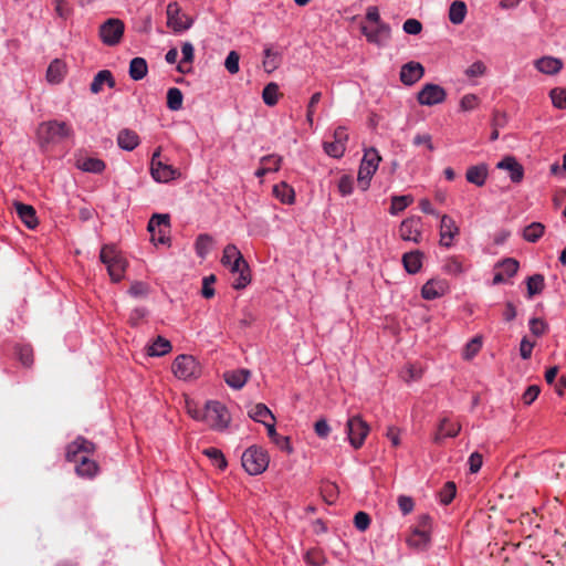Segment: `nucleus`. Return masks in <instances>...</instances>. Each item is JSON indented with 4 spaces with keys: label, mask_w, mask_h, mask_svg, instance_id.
<instances>
[{
    "label": "nucleus",
    "mask_w": 566,
    "mask_h": 566,
    "mask_svg": "<svg viewBox=\"0 0 566 566\" xmlns=\"http://www.w3.org/2000/svg\"><path fill=\"white\" fill-rule=\"evenodd\" d=\"M96 451V444L78 436L65 447V460L76 463L75 473L82 479H93L99 472L98 464L90 458Z\"/></svg>",
    "instance_id": "nucleus-1"
},
{
    "label": "nucleus",
    "mask_w": 566,
    "mask_h": 566,
    "mask_svg": "<svg viewBox=\"0 0 566 566\" xmlns=\"http://www.w3.org/2000/svg\"><path fill=\"white\" fill-rule=\"evenodd\" d=\"M221 263L232 273H238L232 286L235 290L244 289L250 283V270L243 255L234 244H227L223 249Z\"/></svg>",
    "instance_id": "nucleus-2"
},
{
    "label": "nucleus",
    "mask_w": 566,
    "mask_h": 566,
    "mask_svg": "<svg viewBox=\"0 0 566 566\" xmlns=\"http://www.w3.org/2000/svg\"><path fill=\"white\" fill-rule=\"evenodd\" d=\"M74 136V130L66 122L52 119L43 122L38 128V138L41 146L59 143Z\"/></svg>",
    "instance_id": "nucleus-3"
},
{
    "label": "nucleus",
    "mask_w": 566,
    "mask_h": 566,
    "mask_svg": "<svg viewBox=\"0 0 566 566\" xmlns=\"http://www.w3.org/2000/svg\"><path fill=\"white\" fill-rule=\"evenodd\" d=\"M202 421L216 431H223L231 421L227 407L217 400H209L203 407Z\"/></svg>",
    "instance_id": "nucleus-4"
},
{
    "label": "nucleus",
    "mask_w": 566,
    "mask_h": 566,
    "mask_svg": "<svg viewBox=\"0 0 566 566\" xmlns=\"http://www.w3.org/2000/svg\"><path fill=\"white\" fill-rule=\"evenodd\" d=\"M99 259L106 265L113 282L117 283L124 277L126 261L114 245H104L101 249Z\"/></svg>",
    "instance_id": "nucleus-5"
},
{
    "label": "nucleus",
    "mask_w": 566,
    "mask_h": 566,
    "mask_svg": "<svg viewBox=\"0 0 566 566\" xmlns=\"http://www.w3.org/2000/svg\"><path fill=\"white\" fill-rule=\"evenodd\" d=\"M241 461L242 467L250 475H258L266 470L270 459L266 450L258 446H251L243 452Z\"/></svg>",
    "instance_id": "nucleus-6"
},
{
    "label": "nucleus",
    "mask_w": 566,
    "mask_h": 566,
    "mask_svg": "<svg viewBox=\"0 0 566 566\" xmlns=\"http://www.w3.org/2000/svg\"><path fill=\"white\" fill-rule=\"evenodd\" d=\"M381 157L375 148H369L365 150L364 157L361 159L357 181L361 190H367L370 185V179L373 175L376 172Z\"/></svg>",
    "instance_id": "nucleus-7"
},
{
    "label": "nucleus",
    "mask_w": 566,
    "mask_h": 566,
    "mask_svg": "<svg viewBox=\"0 0 566 566\" xmlns=\"http://www.w3.org/2000/svg\"><path fill=\"white\" fill-rule=\"evenodd\" d=\"M171 370L174 375L182 380L196 379L200 376L201 368L196 358L191 355H179L175 358Z\"/></svg>",
    "instance_id": "nucleus-8"
},
{
    "label": "nucleus",
    "mask_w": 566,
    "mask_h": 566,
    "mask_svg": "<svg viewBox=\"0 0 566 566\" xmlns=\"http://www.w3.org/2000/svg\"><path fill=\"white\" fill-rule=\"evenodd\" d=\"M150 174L158 182H168L180 177L178 169L160 160V148L156 149L153 154Z\"/></svg>",
    "instance_id": "nucleus-9"
},
{
    "label": "nucleus",
    "mask_w": 566,
    "mask_h": 566,
    "mask_svg": "<svg viewBox=\"0 0 566 566\" xmlns=\"http://www.w3.org/2000/svg\"><path fill=\"white\" fill-rule=\"evenodd\" d=\"M147 230L150 233L151 241L165 244L169 241L170 218L169 214L155 213L150 218Z\"/></svg>",
    "instance_id": "nucleus-10"
},
{
    "label": "nucleus",
    "mask_w": 566,
    "mask_h": 566,
    "mask_svg": "<svg viewBox=\"0 0 566 566\" xmlns=\"http://www.w3.org/2000/svg\"><path fill=\"white\" fill-rule=\"evenodd\" d=\"M347 436L354 449H359L369 433L368 423L360 416H353L347 420Z\"/></svg>",
    "instance_id": "nucleus-11"
},
{
    "label": "nucleus",
    "mask_w": 566,
    "mask_h": 566,
    "mask_svg": "<svg viewBox=\"0 0 566 566\" xmlns=\"http://www.w3.org/2000/svg\"><path fill=\"white\" fill-rule=\"evenodd\" d=\"M125 24L119 19H108L99 27V38L108 46L118 44L123 38Z\"/></svg>",
    "instance_id": "nucleus-12"
},
{
    "label": "nucleus",
    "mask_w": 566,
    "mask_h": 566,
    "mask_svg": "<svg viewBox=\"0 0 566 566\" xmlns=\"http://www.w3.org/2000/svg\"><path fill=\"white\" fill-rule=\"evenodd\" d=\"M167 25L175 32H182L188 30L192 25V20L185 13L178 2H170L167 6Z\"/></svg>",
    "instance_id": "nucleus-13"
},
{
    "label": "nucleus",
    "mask_w": 566,
    "mask_h": 566,
    "mask_svg": "<svg viewBox=\"0 0 566 566\" xmlns=\"http://www.w3.org/2000/svg\"><path fill=\"white\" fill-rule=\"evenodd\" d=\"M399 238L403 241L419 243L422 235V221L420 217H409L401 221L398 229Z\"/></svg>",
    "instance_id": "nucleus-14"
},
{
    "label": "nucleus",
    "mask_w": 566,
    "mask_h": 566,
    "mask_svg": "<svg viewBox=\"0 0 566 566\" xmlns=\"http://www.w3.org/2000/svg\"><path fill=\"white\" fill-rule=\"evenodd\" d=\"M446 90L438 84L431 83L423 85L417 95L418 103L426 106L441 104L446 101Z\"/></svg>",
    "instance_id": "nucleus-15"
},
{
    "label": "nucleus",
    "mask_w": 566,
    "mask_h": 566,
    "mask_svg": "<svg viewBox=\"0 0 566 566\" xmlns=\"http://www.w3.org/2000/svg\"><path fill=\"white\" fill-rule=\"evenodd\" d=\"M450 291V284L447 280L436 277L427 281L421 289V296L427 301H432L444 296Z\"/></svg>",
    "instance_id": "nucleus-16"
},
{
    "label": "nucleus",
    "mask_w": 566,
    "mask_h": 566,
    "mask_svg": "<svg viewBox=\"0 0 566 566\" xmlns=\"http://www.w3.org/2000/svg\"><path fill=\"white\" fill-rule=\"evenodd\" d=\"M460 233V229L457 226L454 219L448 214L441 216L440 222V244L446 248H451L453 245V240Z\"/></svg>",
    "instance_id": "nucleus-17"
},
{
    "label": "nucleus",
    "mask_w": 566,
    "mask_h": 566,
    "mask_svg": "<svg viewBox=\"0 0 566 566\" xmlns=\"http://www.w3.org/2000/svg\"><path fill=\"white\" fill-rule=\"evenodd\" d=\"M424 74V67L419 62H408L401 66L400 81L411 86L416 84Z\"/></svg>",
    "instance_id": "nucleus-18"
},
{
    "label": "nucleus",
    "mask_w": 566,
    "mask_h": 566,
    "mask_svg": "<svg viewBox=\"0 0 566 566\" xmlns=\"http://www.w3.org/2000/svg\"><path fill=\"white\" fill-rule=\"evenodd\" d=\"M461 431V424L452 421L450 418L444 417L440 420L438 431L434 434L433 441L441 443L444 438H454Z\"/></svg>",
    "instance_id": "nucleus-19"
},
{
    "label": "nucleus",
    "mask_w": 566,
    "mask_h": 566,
    "mask_svg": "<svg viewBox=\"0 0 566 566\" xmlns=\"http://www.w3.org/2000/svg\"><path fill=\"white\" fill-rule=\"evenodd\" d=\"M496 168L507 170L512 182L518 184L524 177L523 166L513 157L506 156L497 163Z\"/></svg>",
    "instance_id": "nucleus-20"
},
{
    "label": "nucleus",
    "mask_w": 566,
    "mask_h": 566,
    "mask_svg": "<svg viewBox=\"0 0 566 566\" xmlns=\"http://www.w3.org/2000/svg\"><path fill=\"white\" fill-rule=\"evenodd\" d=\"M489 177V166L485 163L470 166L465 172V179L469 184L476 187H483Z\"/></svg>",
    "instance_id": "nucleus-21"
},
{
    "label": "nucleus",
    "mask_w": 566,
    "mask_h": 566,
    "mask_svg": "<svg viewBox=\"0 0 566 566\" xmlns=\"http://www.w3.org/2000/svg\"><path fill=\"white\" fill-rule=\"evenodd\" d=\"M361 33L366 36L368 42L381 44L384 40H387L390 36V27L385 22L376 24L375 29H369L366 25H363Z\"/></svg>",
    "instance_id": "nucleus-22"
},
{
    "label": "nucleus",
    "mask_w": 566,
    "mask_h": 566,
    "mask_svg": "<svg viewBox=\"0 0 566 566\" xmlns=\"http://www.w3.org/2000/svg\"><path fill=\"white\" fill-rule=\"evenodd\" d=\"M536 70L546 75H555L563 70V61L554 56H543L534 63Z\"/></svg>",
    "instance_id": "nucleus-23"
},
{
    "label": "nucleus",
    "mask_w": 566,
    "mask_h": 566,
    "mask_svg": "<svg viewBox=\"0 0 566 566\" xmlns=\"http://www.w3.org/2000/svg\"><path fill=\"white\" fill-rule=\"evenodd\" d=\"M260 163L261 167L255 171L258 178H262L269 172L277 171L282 164V157L276 154L266 155L261 158Z\"/></svg>",
    "instance_id": "nucleus-24"
},
{
    "label": "nucleus",
    "mask_w": 566,
    "mask_h": 566,
    "mask_svg": "<svg viewBox=\"0 0 566 566\" xmlns=\"http://www.w3.org/2000/svg\"><path fill=\"white\" fill-rule=\"evenodd\" d=\"M423 253L419 250L407 252L402 255V264L409 274L418 273L422 268Z\"/></svg>",
    "instance_id": "nucleus-25"
},
{
    "label": "nucleus",
    "mask_w": 566,
    "mask_h": 566,
    "mask_svg": "<svg viewBox=\"0 0 566 566\" xmlns=\"http://www.w3.org/2000/svg\"><path fill=\"white\" fill-rule=\"evenodd\" d=\"M103 85H107L109 88L115 87L116 82L111 71L102 70L94 76L90 90L94 94H98L103 90Z\"/></svg>",
    "instance_id": "nucleus-26"
},
{
    "label": "nucleus",
    "mask_w": 566,
    "mask_h": 566,
    "mask_svg": "<svg viewBox=\"0 0 566 566\" xmlns=\"http://www.w3.org/2000/svg\"><path fill=\"white\" fill-rule=\"evenodd\" d=\"M139 143L140 139L137 133L129 128L119 130L117 135V144L119 148L124 150L132 151L139 145Z\"/></svg>",
    "instance_id": "nucleus-27"
},
{
    "label": "nucleus",
    "mask_w": 566,
    "mask_h": 566,
    "mask_svg": "<svg viewBox=\"0 0 566 566\" xmlns=\"http://www.w3.org/2000/svg\"><path fill=\"white\" fill-rule=\"evenodd\" d=\"M17 214L21 221L29 228L34 229L38 226V218L35 210L32 206L22 202L15 203Z\"/></svg>",
    "instance_id": "nucleus-28"
},
{
    "label": "nucleus",
    "mask_w": 566,
    "mask_h": 566,
    "mask_svg": "<svg viewBox=\"0 0 566 566\" xmlns=\"http://www.w3.org/2000/svg\"><path fill=\"white\" fill-rule=\"evenodd\" d=\"M430 541L429 532L424 528H415L407 538V544L418 551H423Z\"/></svg>",
    "instance_id": "nucleus-29"
},
{
    "label": "nucleus",
    "mask_w": 566,
    "mask_h": 566,
    "mask_svg": "<svg viewBox=\"0 0 566 566\" xmlns=\"http://www.w3.org/2000/svg\"><path fill=\"white\" fill-rule=\"evenodd\" d=\"M76 167L85 172L102 174L106 168V164L99 158L86 157L78 159Z\"/></svg>",
    "instance_id": "nucleus-30"
},
{
    "label": "nucleus",
    "mask_w": 566,
    "mask_h": 566,
    "mask_svg": "<svg viewBox=\"0 0 566 566\" xmlns=\"http://www.w3.org/2000/svg\"><path fill=\"white\" fill-rule=\"evenodd\" d=\"M66 73V66L63 61L55 59L53 60L46 71V80L52 84L62 82Z\"/></svg>",
    "instance_id": "nucleus-31"
},
{
    "label": "nucleus",
    "mask_w": 566,
    "mask_h": 566,
    "mask_svg": "<svg viewBox=\"0 0 566 566\" xmlns=\"http://www.w3.org/2000/svg\"><path fill=\"white\" fill-rule=\"evenodd\" d=\"M273 195L284 205H292L295 201V191L293 187L284 181L273 187Z\"/></svg>",
    "instance_id": "nucleus-32"
},
{
    "label": "nucleus",
    "mask_w": 566,
    "mask_h": 566,
    "mask_svg": "<svg viewBox=\"0 0 566 566\" xmlns=\"http://www.w3.org/2000/svg\"><path fill=\"white\" fill-rule=\"evenodd\" d=\"M181 53L182 59L177 65V71L179 73H188L191 71L190 66H187V64L191 65L195 60V48L190 42H184L181 45Z\"/></svg>",
    "instance_id": "nucleus-33"
},
{
    "label": "nucleus",
    "mask_w": 566,
    "mask_h": 566,
    "mask_svg": "<svg viewBox=\"0 0 566 566\" xmlns=\"http://www.w3.org/2000/svg\"><path fill=\"white\" fill-rule=\"evenodd\" d=\"M249 377L250 371L245 369L232 370L224 374L226 382L234 389L242 388L247 384Z\"/></svg>",
    "instance_id": "nucleus-34"
},
{
    "label": "nucleus",
    "mask_w": 566,
    "mask_h": 566,
    "mask_svg": "<svg viewBox=\"0 0 566 566\" xmlns=\"http://www.w3.org/2000/svg\"><path fill=\"white\" fill-rule=\"evenodd\" d=\"M268 436L271 439V441L282 451H285L287 453L292 452V447L290 443V438L285 436H281L276 432L274 422H271L270 424H266Z\"/></svg>",
    "instance_id": "nucleus-35"
},
{
    "label": "nucleus",
    "mask_w": 566,
    "mask_h": 566,
    "mask_svg": "<svg viewBox=\"0 0 566 566\" xmlns=\"http://www.w3.org/2000/svg\"><path fill=\"white\" fill-rule=\"evenodd\" d=\"M129 76L134 81L143 80L148 73V65L144 57H134L129 62Z\"/></svg>",
    "instance_id": "nucleus-36"
},
{
    "label": "nucleus",
    "mask_w": 566,
    "mask_h": 566,
    "mask_svg": "<svg viewBox=\"0 0 566 566\" xmlns=\"http://www.w3.org/2000/svg\"><path fill=\"white\" fill-rule=\"evenodd\" d=\"M442 269L449 275H460L467 268L461 256L452 255L446 259Z\"/></svg>",
    "instance_id": "nucleus-37"
},
{
    "label": "nucleus",
    "mask_w": 566,
    "mask_h": 566,
    "mask_svg": "<svg viewBox=\"0 0 566 566\" xmlns=\"http://www.w3.org/2000/svg\"><path fill=\"white\" fill-rule=\"evenodd\" d=\"M249 417L256 422L263 423L265 427L270 424L266 419L270 418L274 422V416L271 410L263 403H258L249 411Z\"/></svg>",
    "instance_id": "nucleus-38"
},
{
    "label": "nucleus",
    "mask_w": 566,
    "mask_h": 566,
    "mask_svg": "<svg viewBox=\"0 0 566 566\" xmlns=\"http://www.w3.org/2000/svg\"><path fill=\"white\" fill-rule=\"evenodd\" d=\"M213 245V238L208 233H201L195 242V250L199 258L205 259Z\"/></svg>",
    "instance_id": "nucleus-39"
},
{
    "label": "nucleus",
    "mask_w": 566,
    "mask_h": 566,
    "mask_svg": "<svg viewBox=\"0 0 566 566\" xmlns=\"http://www.w3.org/2000/svg\"><path fill=\"white\" fill-rule=\"evenodd\" d=\"M467 15V4L461 0H455L449 8V20L453 24H461Z\"/></svg>",
    "instance_id": "nucleus-40"
},
{
    "label": "nucleus",
    "mask_w": 566,
    "mask_h": 566,
    "mask_svg": "<svg viewBox=\"0 0 566 566\" xmlns=\"http://www.w3.org/2000/svg\"><path fill=\"white\" fill-rule=\"evenodd\" d=\"M171 348V344L168 339L164 338L163 336H157L148 347V355L157 357L164 356L168 354Z\"/></svg>",
    "instance_id": "nucleus-41"
},
{
    "label": "nucleus",
    "mask_w": 566,
    "mask_h": 566,
    "mask_svg": "<svg viewBox=\"0 0 566 566\" xmlns=\"http://www.w3.org/2000/svg\"><path fill=\"white\" fill-rule=\"evenodd\" d=\"M527 286V297L532 298L535 295H538L543 292L545 287V279L542 274H534L527 277L526 280Z\"/></svg>",
    "instance_id": "nucleus-42"
},
{
    "label": "nucleus",
    "mask_w": 566,
    "mask_h": 566,
    "mask_svg": "<svg viewBox=\"0 0 566 566\" xmlns=\"http://www.w3.org/2000/svg\"><path fill=\"white\" fill-rule=\"evenodd\" d=\"M545 226L541 222H532L523 230V238L527 242H537L544 234Z\"/></svg>",
    "instance_id": "nucleus-43"
},
{
    "label": "nucleus",
    "mask_w": 566,
    "mask_h": 566,
    "mask_svg": "<svg viewBox=\"0 0 566 566\" xmlns=\"http://www.w3.org/2000/svg\"><path fill=\"white\" fill-rule=\"evenodd\" d=\"M263 67L268 73L275 71L281 62V56L279 52L272 50V48L266 46L263 51Z\"/></svg>",
    "instance_id": "nucleus-44"
},
{
    "label": "nucleus",
    "mask_w": 566,
    "mask_h": 566,
    "mask_svg": "<svg viewBox=\"0 0 566 566\" xmlns=\"http://www.w3.org/2000/svg\"><path fill=\"white\" fill-rule=\"evenodd\" d=\"M412 202H413V197L411 195L394 196L391 198V205L389 208V212L392 216H396V214L402 212Z\"/></svg>",
    "instance_id": "nucleus-45"
},
{
    "label": "nucleus",
    "mask_w": 566,
    "mask_h": 566,
    "mask_svg": "<svg viewBox=\"0 0 566 566\" xmlns=\"http://www.w3.org/2000/svg\"><path fill=\"white\" fill-rule=\"evenodd\" d=\"M279 85L274 82L266 84L262 91L263 102L268 106H274L279 102Z\"/></svg>",
    "instance_id": "nucleus-46"
},
{
    "label": "nucleus",
    "mask_w": 566,
    "mask_h": 566,
    "mask_svg": "<svg viewBox=\"0 0 566 566\" xmlns=\"http://www.w3.org/2000/svg\"><path fill=\"white\" fill-rule=\"evenodd\" d=\"M321 495L327 504H334L338 497V486L334 482L325 481L321 485Z\"/></svg>",
    "instance_id": "nucleus-47"
},
{
    "label": "nucleus",
    "mask_w": 566,
    "mask_h": 566,
    "mask_svg": "<svg viewBox=\"0 0 566 566\" xmlns=\"http://www.w3.org/2000/svg\"><path fill=\"white\" fill-rule=\"evenodd\" d=\"M202 453L209 458L213 465L219 468L220 470H224L228 465V462L221 450L210 447L202 451Z\"/></svg>",
    "instance_id": "nucleus-48"
},
{
    "label": "nucleus",
    "mask_w": 566,
    "mask_h": 566,
    "mask_svg": "<svg viewBox=\"0 0 566 566\" xmlns=\"http://www.w3.org/2000/svg\"><path fill=\"white\" fill-rule=\"evenodd\" d=\"M184 95L177 87H170L167 92V107L170 111H179L182 107Z\"/></svg>",
    "instance_id": "nucleus-49"
},
{
    "label": "nucleus",
    "mask_w": 566,
    "mask_h": 566,
    "mask_svg": "<svg viewBox=\"0 0 566 566\" xmlns=\"http://www.w3.org/2000/svg\"><path fill=\"white\" fill-rule=\"evenodd\" d=\"M323 148H324V151L326 153V155H328L329 157H333V158H340L344 156V153L346 150V147L336 142V140H325L323 143Z\"/></svg>",
    "instance_id": "nucleus-50"
},
{
    "label": "nucleus",
    "mask_w": 566,
    "mask_h": 566,
    "mask_svg": "<svg viewBox=\"0 0 566 566\" xmlns=\"http://www.w3.org/2000/svg\"><path fill=\"white\" fill-rule=\"evenodd\" d=\"M518 266V262L512 258H507L502 262L497 263V270L503 272L506 279L514 276L517 273Z\"/></svg>",
    "instance_id": "nucleus-51"
},
{
    "label": "nucleus",
    "mask_w": 566,
    "mask_h": 566,
    "mask_svg": "<svg viewBox=\"0 0 566 566\" xmlns=\"http://www.w3.org/2000/svg\"><path fill=\"white\" fill-rule=\"evenodd\" d=\"M482 348V337H473L464 347L463 358L467 360L472 359Z\"/></svg>",
    "instance_id": "nucleus-52"
},
{
    "label": "nucleus",
    "mask_w": 566,
    "mask_h": 566,
    "mask_svg": "<svg viewBox=\"0 0 566 566\" xmlns=\"http://www.w3.org/2000/svg\"><path fill=\"white\" fill-rule=\"evenodd\" d=\"M17 355L21 364L30 367L33 364V348L30 345H19L15 347Z\"/></svg>",
    "instance_id": "nucleus-53"
},
{
    "label": "nucleus",
    "mask_w": 566,
    "mask_h": 566,
    "mask_svg": "<svg viewBox=\"0 0 566 566\" xmlns=\"http://www.w3.org/2000/svg\"><path fill=\"white\" fill-rule=\"evenodd\" d=\"M549 97L554 107L558 109L566 108V90L562 87H555L551 90Z\"/></svg>",
    "instance_id": "nucleus-54"
},
{
    "label": "nucleus",
    "mask_w": 566,
    "mask_h": 566,
    "mask_svg": "<svg viewBox=\"0 0 566 566\" xmlns=\"http://www.w3.org/2000/svg\"><path fill=\"white\" fill-rule=\"evenodd\" d=\"M54 4V11L63 20L69 19L72 13L73 9L67 0H53Z\"/></svg>",
    "instance_id": "nucleus-55"
},
{
    "label": "nucleus",
    "mask_w": 566,
    "mask_h": 566,
    "mask_svg": "<svg viewBox=\"0 0 566 566\" xmlns=\"http://www.w3.org/2000/svg\"><path fill=\"white\" fill-rule=\"evenodd\" d=\"M455 484L453 482H447L439 493L440 502L448 505L452 502L455 496Z\"/></svg>",
    "instance_id": "nucleus-56"
},
{
    "label": "nucleus",
    "mask_w": 566,
    "mask_h": 566,
    "mask_svg": "<svg viewBox=\"0 0 566 566\" xmlns=\"http://www.w3.org/2000/svg\"><path fill=\"white\" fill-rule=\"evenodd\" d=\"M339 193L343 197L349 196L354 190V179L349 175H343L337 184Z\"/></svg>",
    "instance_id": "nucleus-57"
},
{
    "label": "nucleus",
    "mask_w": 566,
    "mask_h": 566,
    "mask_svg": "<svg viewBox=\"0 0 566 566\" xmlns=\"http://www.w3.org/2000/svg\"><path fill=\"white\" fill-rule=\"evenodd\" d=\"M239 53L237 51H230L224 61V66L230 74H237L239 72Z\"/></svg>",
    "instance_id": "nucleus-58"
},
{
    "label": "nucleus",
    "mask_w": 566,
    "mask_h": 566,
    "mask_svg": "<svg viewBox=\"0 0 566 566\" xmlns=\"http://www.w3.org/2000/svg\"><path fill=\"white\" fill-rule=\"evenodd\" d=\"M370 522V516L366 512L359 511L354 516V525L360 532H365L369 527Z\"/></svg>",
    "instance_id": "nucleus-59"
},
{
    "label": "nucleus",
    "mask_w": 566,
    "mask_h": 566,
    "mask_svg": "<svg viewBox=\"0 0 566 566\" xmlns=\"http://www.w3.org/2000/svg\"><path fill=\"white\" fill-rule=\"evenodd\" d=\"M528 325L532 334L537 337L544 335L547 331V324L542 318L533 317L530 319Z\"/></svg>",
    "instance_id": "nucleus-60"
},
{
    "label": "nucleus",
    "mask_w": 566,
    "mask_h": 566,
    "mask_svg": "<svg viewBox=\"0 0 566 566\" xmlns=\"http://www.w3.org/2000/svg\"><path fill=\"white\" fill-rule=\"evenodd\" d=\"M305 562L308 565L321 566L325 563V557L321 551L311 549L305 554Z\"/></svg>",
    "instance_id": "nucleus-61"
},
{
    "label": "nucleus",
    "mask_w": 566,
    "mask_h": 566,
    "mask_svg": "<svg viewBox=\"0 0 566 566\" xmlns=\"http://www.w3.org/2000/svg\"><path fill=\"white\" fill-rule=\"evenodd\" d=\"M541 392V389L537 385H531L526 388L524 394L522 395V400L524 405L530 406L532 405L536 398L538 397Z\"/></svg>",
    "instance_id": "nucleus-62"
},
{
    "label": "nucleus",
    "mask_w": 566,
    "mask_h": 566,
    "mask_svg": "<svg viewBox=\"0 0 566 566\" xmlns=\"http://www.w3.org/2000/svg\"><path fill=\"white\" fill-rule=\"evenodd\" d=\"M479 105V98L474 94H467L460 101V108L464 112L473 111Z\"/></svg>",
    "instance_id": "nucleus-63"
},
{
    "label": "nucleus",
    "mask_w": 566,
    "mask_h": 566,
    "mask_svg": "<svg viewBox=\"0 0 566 566\" xmlns=\"http://www.w3.org/2000/svg\"><path fill=\"white\" fill-rule=\"evenodd\" d=\"M402 29L407 34L417 35L422 31V24L417 19H408L403 22Z\"/></svg>",
    "instance_id": "nucleus-64"
}]
</instances>
